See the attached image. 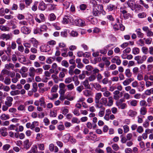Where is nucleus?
Segmentation results:
<instances>
[{
    "instance_id": "9b49d317",
    "label": "nucleus",
    "mask_w": 153,
    "mask_h": 153,
    "mask_svg": "<svg viewBox=\"0 0 153 153\" xmlns=\"http://www.w3.org/2000/svg\"><path fill=\"white\" fill-rule=\"evenodd\" d=\"M56 5L52 3L47 4V7L49 10H53L56 9Z\"/></svg>"
},
{
    "instance_id": "473e14b6",
    "label": "nucleus",
    "mask_w": 153,
    "mask_h": 153,
    "mask_svg": "<svg viewBox=\"0 0 153 153\" xmlns=\"http://www.w3.org/2000/svg\"><path fill=\"white\" fill-rule=\"evenodd\" d=\"M112 63H116L117 65H120L121 63V60L118 58H113L111 60Z\"/></svg>"
},
{
    "instance_id": "49530a36",
    "label": "nucleus",
    "mask_w": 153,
    "mask_h": 153,
    "mask_svg": "<svg viewBox=\"0 0 153 153\" xmlns=\"http://www.w3.org/2000/svg\"><path fill=\"white\" fill-rule=\"evenodd\" d=\"M71 122L73 123H79L80 122L78 119L76 117H73L71 120Z\"/></svg>"
},
{
    "instance_id": "f257e3e1",
    "label": "nucleus",
    "mask_w": 153,
    "mask_h": 153,
    "mask_svg": "<svg viewBox=\"0 0 153 153\" xmlns=\"http://www.w3.org/2000/svg\"><path fill=\"white\" fill-rule=\"evenodd\" d=\"M124 101V100L122 99L118 100L116 102V105L119 108L122 109H124L127 107V105L126 103H123Z\"/></svg>"
},
{
    "instance_id": "6e6d98bb",
    "label": "nucleus",
    "mask_w": 153,
    "mask_h": 153,
    "mask_svg": "<svg viewBox=\"0 0 153 153\" xmlns=\"http://www.w3.org/2000/svg\"><path fill=\"white\" fill-rule=\"evenodd\" d=\"M143 126L145 128H148L149 126V123L147 120H145L143 124Z\"/></svg>"
},
{
    "instance_id": "dca6fc26",
    "label": "nucleus",
    "mask_w": 153,
    "mask_h": 153,
    "mask_svg": "<svg viewBox=\"0 0 153 153\" xmlns=\"http://www.w3.org/2000/svg\"><path fill=\"white\" fill-rule=\"evenodd\" d=\"M29 41L33 45V46L36 48H37L38 44V41L33 38H32Z\"/></svg>"
},
{
    "instance_id": "f03ea898",
    "label": "nucleus",
    "mask_w": 153,
    "mask_h": 153,
    "mask_svg": "<svg viewBox=\"0 0 153 153\" xmlns=\"http://www.w3.org/2000/svg\"><path fill=\"white\" fill-rule=\"evenodd\" d=\"M108 103V99L106 97H102L100 100V102L97 105H95V106H100V107H104L103 105L105 106H107Z\"/></svg>"
},
{
    "instance_id": "c756f323",
    "label": "nucleus",
    "mask_w": 153,
    "mask_h": 153,
    "mask_svg": "<svg viewBox=\"0 0 153 153\" xmlns=\"http://www.w3.org/2000/svg\"><path fill=\"white\" fill-rule=\"evenodd\" d=\"M10 94L12 96H14L16 95H18L20 94L19 90H13L10 91Z\"/></svg>"
},
{
    "instance_id": "de8ad7c7",
    "label": "nucleus",
    "mask_w": 153,
    "mask_h": 153,
    "mask_svg": "<svg viewBox=\"0 0 153 153\" xmlns=\"http://www.w3.org/2000/svg\"><path fill=\"white\" fill-rule=\"evenodd\" d=\"M103 94L105 97H107L108 98L111 97L110 96L111 95V94L109 91L107 90L105 93H103Z\"/></svg>"
},
{
    "instance_id": "ddd939ff",
    "label": "nucleus",
    "mask_w": 153,
    "mask_h": 153,
    "mask_svg": "<svg viewBox=\"0 0 153 153\" xmlns=\"http://www.w3.org/2000/svg\"><path fill=\"white\" fill-rule=\"evenodd\" d=\"M29 75L30 77H34L35 74V69L33 67H30L29 69Z\"/></svg>"
},
{
    "instance_id": "cd10ccee",
    "label": "nucleus",
    "mask_w": 153,
    "mask_h": 153,
    "mask_svg": "<svg viewBox=\"0 0 153 153\" xmlns=\"http://www.w3.org/2000/svg\"><path fill=\"white\" fill-rule=\"evenodd\" d=\"M91 61L92 63L94 64L100 62L101 60V58H91Z\"/></svg>"
},
{
    "instance_id": "69168bd1",
    "label": "nucleus",
    "mask_w": 153,
    "mask_h": 153,
    "mask_svg": "<svg viewBox=\"0 0 153 153\" xmlns=\"http://www.w3.org/2000/svg\"><path fill=\"white\" fill-rule=\"evenodd\" d=\"M49 72L50 74L55 73L56 74H57L59 73V71L57 69L55 70L52 68L50 69Z\"/></svg>"
},
{
    "instance_id": "79ce46f5",
    "label": "nucleus",
    "mask_w": 153,
    "mask_h": 153,
    "mask_svg": "<svg viewBox=\"0 0 153 153\" xmlns=\"http://www.w3.org/2000/svg\"><path fill=\"white\" fill-rule=\"evenodd\" d=\"M140 106L142 107H146L147 105V103L146 101L144 100H141L139 102Z\"/></svg>"
},
{
    "instance_id": "e433bc0d",
    "label": "nucleus",
    "mask_w": 153,
    "mask_h": 153,
    "mask_svg": "<svg viewBox=\"0 0 153 153\" xmlns=\"http://www.w3.org/2000/svg\"><path fill=\"white\" fill-rule=\"evenodd\" d=\"M84 88L83 85H80L77 86L76 88V91L79 93H81L84 89Z\"/></svg>"
},
{
    "instance_id": "774afa93",
    "label": "nucleus",
    "mask_w": 153,
    "mask_h": 153,
    "mask_svg": "<svg viewBox=\"0 0 153 153\" xmlns=\"http://www.w3.org/2000/svg\"><path fill=\"white\" fill-rule=\"evenodd\" d=\"M147 35L148 37H150L153 36V33L151 30V29H149L146 32Z\"/></svg>"
},
{
    "instance_id": "423d86ee",
    "label": "nucleus",
    "mask_w": 153,
    "mask_h": 153,
    "mask_svg": "<svg viewBox=\"0 0 153 153\" xmlns=\"http://www.w3.org/2000/svg\"><path fill=\"white\" fill-rule=\"evenodd\" d=\"M99 6H100V7H102L101 5H99L97 6H95L93 9L92 13L93 16H98L100 14V12L98 11L97 8V7L98 8Z\"/></svg>"
},
{
    "instance_id": "13d9d810",
    "label": "nucleus",
    "mask_w": 153,
    "mask_h": 153,
    "mask_svg": "<svg viewBox=\"0 0 153 153\" xmlns=\"http://www.w3.org/2000/svg\"><path fill=\"white\" fill-rule=\"evenodd\" d=\"M137 131L139 133H141L143 132V129L141 126H138L137 129Z\"/></svg>"
},
{
    "instance_id": "5701e85b",
    "label": "nucleus",
    "mask_w": 153,
    "mask_h": 153,
    "mask_svg": "<svg viewBox=\"0 0 153 153\" xmlns=\"http://www.w3.org/2000/svg\"><path fill=\"white\" fill-rule=\"evenodd\" d=\"M125 73L126 76L128 78H130L132 76V74L130 70L128 68L125 70Z\"/></svg>"
},
{
    "instance_id": "c85d7f7f",
    "label": "nucleus",
    "mask_w": 153,
    "mask_h": 153,
    "mask_svg": "<svg viewBox=\"0 0 153 153\" xmlns=\"http://www.w3.org/2000/svg\"><path fill=\"white\" fill-rule=\"evenodd\" d=\"M115 7L114 5L112 4H110L108 5H107V9L108 11H111L115 9Z\"/></svg>"
},
{
    "instance_id": "e2e57ef3",
    "label": "nucleus",
    "mask_w": 153,
    "mask_h": 153,
    "mask_svg": "<svg viewBox=\"0 0 153 153\" xmlns=\"http://www.w3.org/2000/svg\"><path fill=\"white\" fill-rule=\"evenodd\" d=\"M82 74H80L79 76V77L80 79H83L85 77V72L84 71H82Z\"/></svg>"
},
{
    "instance_id": "c03bdc74",
    "label": "nucleus",
    "mask_w": 153,
    "mask_h": 153,
    "mask_svg": "<svg viewBox=\"0 0 153 153\" xmlns=\"http://www.w3.org/2000/svg\"><path fill=\"white\" fill-rule=\"evenodd\" d=\"M140 50L139 48L135 47L132 49V52L134 54H137L139 53Z\"/></svg>"
},
{
    "instance_id": "9d476101",
    "label": "nucleus",
    "mask_w": 153,
    "mask_h": 153,
    "mask_svg": "<svg viewBox=\"0 0 153 153\" xmlns=\"http://www.w3.org/2000/svg\"><path fill=\"white\" fill-rule=\"evenodd\" d=\"M31 144L28 139H26L23 142V147L26 150L28 149L30 147Z\"/></svg>"
},
{
    "instance_id": "4d7b16f0",
    "label": "nucleus",
    "mask_w": 153,
    "mask_h": 153,
    "mask_svg": "<svg viewBox=\"0 0 153 153\" xmlns=\"http://www.w3.org/2000/svg\"><path fill=\"white\" fill-rule=\"evenodd\" d=\"M152 84V82L149 81H145V85L147 88L151 86Z\"/></svg>"
},
{
    "instance_id": "bf43d9fd",
    "label": "nucleus",
    "mask_w": 153,
    "mask_h": 153,
    "mask_svg": "<svg viewBox=\"0 0 153 153\" xmlns=\"http://www.w3.org/2000/svg\"><path fill=\"white\" fill-rule=\"evenodd\" d=\"M56 18L55 15L53 13H51L49 16L50 20L51 21H54Z\"/></svg>"
},
{
    "instance_id": "3c124183",
    "label": "nucleus",
    "mask_w": 153,
    "mask_h": 153,
    "mask_svg": "<svg viewBox=\"0 0 153 153\" xmlns=\"http://www.w3.org/2000/svg\"><path fill=\"white\" fill-rule=\"evenodd\" d=\"M148 48L146 47H143L141 48L142 52L145 54H146L148 52Z\"/></svg>"
},
{
    "instance_id": "7c9ffc66",
    "label": "nucleus",
    "mask_w": 153,
    "mask_h": 153,
    "mask_svg": "<svg viewBox=\"0 0 153 153\" xmlns=\"http://www.w3.org/2000/svg\"><path fill=\"white\" fill-rule=\"evenodd\" d=\"M31 153H37V148L36 145H33L29 151Z\"/></svg>"
},
{
    "instance_id": "0eeeda50",
    "label": "nucleus",
    "mask_w": 153,
    "mask_h": 153,
    "mask_svg": "<svg viewBox=\"0 0 153 153\" xmlns=\"http://www.w3.org/2000/svg\"><path fill=\"white\" fill-rule=\"evenodd\" d=\"M127 4L128 7H130L132 10H135V7L136 4L135 2L131 0H129L127 2Z\"/></svg>"
},
{
    "instance_id": "b1692460",
    "label": "nucleus",
    "mask_w": 153,
    "mask_h": 153,
    "mask_svg": "<svg viewBox=\"0 0 153 153\" xmlns=\"http://www.w3.org/2000/svg\"><path fill=\"white\" fill-rule=\"evenodd\" d=\"M147 109L145 107H141L140 109V114L142 115H145L147 113Z\"/></svg>"
},
{
    "instance_id": "6e6552de",
    "label": "nucleus",
    "mask_w": 153,
    "mask_h": 153,
    "mask_svg": "<svg viewBox=\"0 0 153 153\" xmlns=\"http://www.w3.org/2000/svg\"><path fill=\"white\" fill-rule=\"evenodd\" d=\"M102 96V94L101 93H98L96 94L95 97V105H97L98 104Z\"/></svg>"
},
{
    "instance_id": "4be33fe9",
    "label": "nucleus",
    "mask_w": 153,
    "mask_h": 153,
    "mask_svg": "<svg viewBox=\"0 0 153 153\" xmlns=\"http://www.w3.org/2000/svg\"><path fill=\"white\" fill-rule=\"evenodd\" d=\"M135 31L138 37L141 38L143 37L144 34L141 32V29L140 28L137 29Z\"/></svg>"
},
{
    "instance_id": "338daca9",
    "label": "nucleus",
    "mask_w": 153,
    "mask_h": 153,
    "mask_svg": "<svg viewBox=\"0 0 153 153\" xmlns=\"http://www.w3.org/2000/svg\"><path fill=\"white\" fill-rule=\"evenodd\" d=\"M35 108V107L32 105H30L28 107L27 110L30 112L33 111Z\"/></svg>"
},
{
    "instance_id": "0e129e2a",
    "label": "nucleus",
    "mask_w": 153,
    "mask_h": 153,
    "mask_svg": "<svg viewBox=\"0 0 153 153\" xmlns=\"http://www.w3.org/2000/svg\"><path fill=\"white\" fill-rule=\"evenodd\" d=\"M18 110L19 111H25V107L24 105H21L18 107Z\"/></svg>"
},
{
    "instance_id": "a19ab883",
    "label": "nucleus",
    "mask_w": 153,
    "mask_h": 153,
    "mask_svg": "<svg viewBox=\"0 0 153 153\" xmlns=\"http://www.w3.org/2000/svg\"><path fill=\"white\" fill-rule=\"evenodd\" d=\"M39 125V123L37 121H34L31 124V129L33 130L35 128L36 126H38Z\"/></svg>"
},
{
    "instance_id": "72a5a7b5",
    "label": "nucleus",
    "mask_w": 153,
    "mask_h": 153,
    "mask_svg": "<svg viewBox=\"0 0 153 153\" xmlns=\"http://www.w3.org/2000/svg\"><path fill=\"white\" fill-rule=\"evenodd\" d=\"M137 114V112L136 111L132 110H130L128 113V115L132 117H134Z\"/></svg>"
},
{
    "instance_id": "c9c22d12",
    "label": "nucleus",
    "mask_w": 153,
    "mask_h": 153,
    "mask_svg": "<svg viewBox=\"0 0 153 153\" xmlns=\"http://www.w3.org/2000/svg\"><path fill=\"white\" fill-rule=\"evenodd\" d=\"M32 86V90L34 92H36L38 89V86L37 83L36 82L33 83V84Z\"/></svg>"
},
{
    "instance_id": "f3484780",
    "label": "nucleus",
    "mask_w": 153,
    "mask_h": 153,
    "mask_svg": "<svg viewBox=\"0 0 153 153\" xmlns=\"http://www.w3.org/2000/svg\"><path fill=\"white\" fill-rule=\"evenodd\" d=\"M134 79L133 78H129L124 80L123 82V85L124 86H127L129 85L131 82L133 81Z\"/></svg>"
},
{
    "instance_id": "aec40b11",
    "label": "nucleus",
    "mask_w": 153,
    "mask_h": 153,
    "mask_svg": "<svg viewBox=\"0 0 153 153\" xmlns=\"http://www.w3.org/2000/svg\"><path fill=\"white\" fill-rule=\"evenodd\" d=\"M0 37L2 39H5L6 40H7L10 39L11 36L9 34L3 33L1 35Z\"/></svg>"
},
{
    "instance_id": "680f3d73",
    "label": "nucleus",
    "mask_w": 153,
    "mask_h": 153,
    "mask_svg": "<svg viewBox=\"0 0 153 153\" xmlns=\"http://www.w3.org/2000/svg\"><path fill=\"white\" fill-rule=\"evenodd\" d=\"M137 79L139 81L143 80V75L141 74H138L137 76Z\"/></svg>"
},
{
    "instance_id": "bb28decb",
    "label": "nucleus",
    "mask_w": 153,
    "mask_h": 153,
    "mask_svg": "<svg viewBox=\"0 0 153 153\" xmlns=\"http://www.w3.org/2000/svg\"><path fill=\"white\" fill-rule=\"evenodd\" d=\"M39 102H40V105L45 108L46 106V104L44 98L43 97L39 99Z\"/></svg>"
},
{
    "instance_id": "4c0bfd02",
    "label": "nucleus",
    "mask_w": 153,
    "mask_h": 153,
    "mask_svg": "<svg viewBox=\"0 0 153 153\" xmlns=\"http://www.w3.org/2000/svg\"><path fill=\"white\" fill-rule=\"evenodd\" d=\"M66 87L68 91H71L74 88V85L72 83L67 85Z\"/></svg>"
},
{
    "instance_id": "ea45409f",
    "label": "nucleus",
    "mask_w": 153,
    "mask_h": 153,
    "mask_svg": "<svg viewBox=\"0 0 153 153\" xmlns=\"http://www.w3.org/2000/svg\"><path fill=\"white\" fill-rule=\"evenodd\" d=\"M137 101L135 100H133L130 101V105L132 106H136L137 105Z\"/></svg>"
},
{
    "instance_id": "4468645a",
    "label": "nucleus",
    "mask_w": 153,
    "mask_h": 153,
    "mask_svg": "<svg viewBox=\"0 0 153 153\" xmlns=\"http://www.w3.org/2000/svg\"><path fill=\"white\" fill-rule=\"evenodd\" d=\"M84 95L86 97H89L92 96L93 93L92 91L88 89H85L83 91Z\"/></svg>"
},
{
    "instance_id": "a211bd4d",
    "label": "nucleus",
    "mask_w": 153,
    "mask_h": 153,
    "mask_svg": "<svg viewBox=\"0 0 153 153\" xmlns=\"http://www.w3.org/2000/svg\"><path fill=\"white\" fill-rule=\"evenodd\" d=\"M47 7V6H45V3L43 1H42L40 3L38 7V9L42 11H44Z\"/></svg>"
},
{
    "instance_id": "a878e982",
    "label": "nucleus",
    "mask_w": 153,
    "mask_h": 153,
    "mask_svg": "<svg viewBox=\"0 0 153 153\" xmlns=\"http://www.w3.org/2000/svg\"><path fill=\"white\" fill-rule=\"evenodd\" d=\"M10 117L8 114H3L0 116V118L2 120H5L9 119Z\"/></svg>"
},
{
    "instance_id": "052dcab7",
    "label": "nucleus",
    "mask_w": 153,
    "mask_h": 153,
    "mask_svg": "<svg viewBox=\"0 0 153 153\" xmlns=\"http://www.w3.org/2000/svg\"><path fill=\"white\" fill-rule=\"evenodd\" d=\"M28 69L25 66H23L22 67L21 69L20 70L19 72L22 73L26 72L28 71Z\"/></svg>"
},
{
    "instance_id": "412c9836",
    "label": "nucleus",
    "mask_w": 153,
    "mask_h": 153,
    "mask_svg": "<svg viewBox=\"0 0 153 153\" xmlns=\"http://www.w3.org/2000/svg\"><path fill=\"white\" fill-rule=\"evenodd\" d=\"M86 125L87 127L90 129H91L92 128L93 129H94L97 126V125L95 123L92 124L90 122H88Z\"/></svg>"
},
{
    "instance_id": "1a4fd4ad",
    "label": "nucleus",
    "mask_w": 153,
    "mask_h": 153,
    "mask_svg": "<svg viewBox=\"0 0 153 153\" xmlns=\"http://www.w3.org/2000/svg\"><path fill=\"white\" fill-rule=\"evenodd\" d=\"M21 32L25 34H27L29 33L30 32V30L27 27L23 26L21 28Z\"/></svg>"
},
{
    "instance_id": "39448f33",
    "label": "nucleus",
    "mask_w": 153,
    "mask_h": 153,
    "mask_svg": "<svg viewBox=\"0 0 153 153\" xmlns=\"http://www.w3.org/2000/svg\"><path fill=\"white\" fill-rule=\"evenodd\" d=\"M74 22L76 25L79 26L83 27L85 25V22L81 19H76Z\"/></svg>"
},
{
    "instance_id": "2f4dec72",
    "label": "nucleus",
    "mask_w": 153,
    "mask_h": 153,
    "mask_svg": "<svg viewBox=\"0 0 153 153\" xmlns=\"http://www.w3.org/2000/svg\"><path fill=\"white\" fill-rule=\"evenodd\" d=\"M93 86L97 91H99L101 87V85L97 83L93 84Z\"/></svg>"
},
{
    "instance_id": "6ab92c4d",
    "label": "nucleus",
    "mask_w": 153,
    "mask_h": 153,
    "mask_svg": "<svg viewBox=\"0 0 153 153\" xmlns=\"http://www.w3.org/2000/svg\"><path fill=\"white\" fill-rule=\"evenodd\" d=\"M82 84L83 86L86 89H89L90 88V86L89 84L88 81L86 79L82 82Z\"/></svg>"
},
{
    "instance_id": "864d4df0",
    "label": "nucleus",
    "mask_w": 153,
    "mask_h": 153,
    "mask_svg": "<svg viewBox=\"0 0 153 153\" xmlns=\"http://www.w3.org/2000/svg\"><path fill=\"white\" fill-rule=\"evenodd\" d=\"M112 147L113 149L115 151H117L119 149V146L117 144H114L112 145Z\"/></svg>"
},
{
    "instance_id": "37998d69",
    "label": "nucleus",
    "mask_w": 153,
    "mask_h": 153,
    "mask_svg": "<svg viewBox=\"0 0 153 153\" xmlns=\"http://www.w3.org/2000/svg\"><path fill=\"white\" fill-rule=\"evenodd\" d=\"M58 86L57 85H55L51 88V92H56L58 89Z\"/></svg>"
},
{
    "instance_id": "7ed1b4c3",
    "label": "nucleus",
    "mask_w": 153,
    "mask_h": 153,
    "mask_svg": "<svg viewBox=\"0 0 153 153\" xmlns=\"http://www.w3.org/2000/svg\"><path fill=\"white\" fill-rule=\"evenodd\" d=\"M13 98L10 96H7L6 98V100L4 102V104L7 106L10 107L12 105Z\"/></svg>"
},
{
    "instance_id": "393cba45",
    "label": "nucleus",
    "mask_w": 153,
    "mask_h": 153,
    "mask_svg": "<svg viewBox=\"0 0 153 153\" xmlns=\"http://www.w3.org/2000/svg\"><path fill=\"white\" fill-rule=\"evenodd\" d=\"M0 29L3 31H9L10 30V28L7 26L4 25H1L0 26Z\"/></svg>"
},
{
    "instance_id": "f704fd0d",
    "label": "nucleus",
    "mask_w": 153,
    "mask_h": 153,
    "mask_svg": "<svg viewBox=\"0 0 153 153\" xmlns=\"http://www.w3.org/2000/svg\"><path fill=\"white\" fill-rule=\"evenodd\" d=\"M51 77L53 79L56 83H57L58 82L59 79L57 76L56 75V74H52L51 75Z\"/></svg>"
},
{
    "instance_id": "5fc2aeb1",
    "label": "nucleus",
    "mask_w": 153,
    "mask_h": 153,
    "mask_svg": "<svg viewBox=\"0 0 153 153\" xmlns=\"http://www.w3.org/2000/svg\"><path fill=\"white\" fill-rule=\"evenodd\" d=\"M96 77L95 75H91L89 77L88 79L90 81H93L96 79Z\"/></svg>"
},
{
    "instance_id": "20e7f679",
    "label": "nucleus",
    "mask_w": 153,
    "mask_h": 153,
    "mask_svg": "<svg viewBox=\"0 0 153 153\" xmlns=\"http://www.w3.org/2000/svg\"><path fill=\"white\" fill-rule=\"evenodd\" d=\"M95 107L97 108L100 109L98 113V116L100 117H103L105 113V108L104 107H101L100 106H95Z\"/></svg>"
},
{
    "instance_id": "58836bf2",
    "label": "nucleus",
    "mask_w": 153,
    "mask_h": 153,
    "mask_svg": "<svg viewBox=\"0 0 153 153\" xmlns=\"http://www.w3.org/2000/svg\"><path fill=\"white\" fill-rule=\"evenodd\" d=\"M146 58H135V59L137 61L138 64L142 63L144 61L146 60Z\"/></svg>"
},
{
    "instance_id": "2eb2a0df",
    "label": "nucleus",
    "mask_w": 153,
    "mask_h": 153,
    "mask_svg": "<svg viewBox=\"0 0 153 153\" xmlns=\"http://www.w3.org/2000/svg\"><path fill=\"white\" fill-rule=\"evenodd\" d=\"M41 51L42 52H47L49 51L51 48L48 45H42L41 47Z\"/></svg>"
},
{
    "instance_id": "f8f14e48",
    "label": "nucleus",
    "mask_w": 153,
    "mask_h": 153,
    "mask_svg": "<svg viewBox=\"0 0 153 153\" xmlns=\"http://www.w3.org/2000/svg\"><path fill=\"white\" fill-rule=\"evenodd\" d=\"M108 99V103L107 106L111 107L113 105L114 102V100L112 96L109 97L107 98Z\"/></svg>"
},
{
    "instance_id": "603ef678",
    "label": "nucleus",
    "mask_w": 153,
    "mask_h": 153,
    "mask_svg": "<svg viewBox=\"0 0 153 153\" xmlns=\"http://www.w3.org/2000/svg\"><path fill=\"white\" fill-rule=\"evenodd\" d=\"M10 147V146L9 144H6L3 146L2 147V149L4 151L8 150Z\"/></svg>"
},
{
    "instance_id": "8fccbe9b",
    "label": "nucleus",
    "mask_w": 153,
    "mask_h": 153,
    "mask_svg": "<svg viewBox=\"0 0 153 153\" xmlns=\"http://www.w3.org/2000/svg\"><path fill=\"white\" fill-rule=\"evenodd\" d=\"M146 14L144 12L138 14V16L140 18L146 17Z\"/></svg>"
},
{
    "instance_id": "09e8293b",
    "label": "nucleus",
    "mask_w": 153,
    "mask_h": 153,
    "mask_svg": "<svg viewBox=\"0 0 153 153\" xmlns=\"http://www.w3.org/2000/svg\"><path fill=\"white\" fill-rule=\"evenodd\" d=\"M4 82L6 85H9L11 83V79L7 77H6L4 81Z\"/></svg>"
},
{
    "instance_id": "a18cd8bd",
    "label": "nucleus",
    "mask_w": 153,
    "mask_h": 153,
    "mask_svg": "<svg viewBox=\"0 0 153 153\" xmlns=\"http://www.w3.org/2000/svg\"><path fill=\"white\" fill-rule=\"evenodd\" d=\"M5 67L8 70L10 69V68H11L13 70V68L14 67V65L10 63L9 64L5 65Z\"/></svg>"
}]
</instances>
